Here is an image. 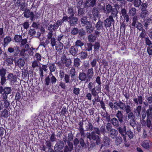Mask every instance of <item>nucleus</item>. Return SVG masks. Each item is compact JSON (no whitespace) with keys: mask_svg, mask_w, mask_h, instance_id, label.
<instances>
[{"mask_svg":"<svg viewBox=\"0 0 152 152\" xmlns=\"http://www.w3.org/2000/svg\"><path fill=\"white\" fill-rule=\"evenodd\" d=\"M93 129L94 131H92L91 133H87V137H91L94 133L99 136L101 135V133L104 135L106 132V129L105 127L104 126H101L100 129L97 127H94Z\"/></svg>","mask_w":152,"mask_h":152,"instance_id":"obj_1","label":"nucleus"},{"mask_svg":"<svg viewBox=\"0 0 152 152\" xmlns=\"http://www.w3.org/2000/svg\"><path fill=\"white\" fill-rule=\"evenodd\" d=\"M57 79L55 77L53 76L52 74L50 73L49 75L45 79V84L48 86L49 85L51 82L53 84H55L56 83Z\"/></svg>","mask_w":152,"mask_h":152,"instance_id":"obj_2","label":"nucleus"},{"mask_svg":"<svg viewBox=\"0 0 152 152\" xmlns=\"http://www.w3.org/2000/svg\"><path fill=\"white\" fill-rule=\"evenodd\" d=\"M64 142L61 140H59L55 145L54 150L55 152H58L60 150H62L64 148Z\"/></svg>","mask_w":152,"mask_h":152,"instance_id":"obj_3","label":"nucleus"},{"mask_svg":"<svg viewBox=\"0 0 152 152\" xmlns=\"http://www.w3.org/2000/svg\"><path fill=\"white\" fill-rule=\"evenodd\" d=\"M7 51L10 53L15 52L13 56H16L20 52L19 47L17 46H15L14 47H9L7 49Z\"/></svg>","mask_w":152,"mask_h":152,"instance_id":"obj_4","label":"nucleus"},{"mask_svg":"<svg viewBox=\"0 0 152 152\" xmlns=\"http://www.w3.org/2000/svg\"><path fill=\"white\" fill-rule=\"evenodd\" d=\"M105 26L106 27H110L112 25H113L115 23L114 20L112 16H109L104 20Z\"/></svg>","mask_w":152,"mask_h":152,"instance_id":"obj_5","label":"nucleus"},{"mask_svg":"<svg viewBox=\"0 0 152 152\" xmlns=\"http://www.w3.org/2000/svg\"><path fill=\"white\" fill-rule=\"evenodd\" d=\"M62 63L65 64L66 66L69 67L71 65L72 60L70 59H67L64 55H62L61 58Z\"/></svg>","mask_w":152,"mask_h":152,"instance_id":"obj_6","label":"nucleus"},{"mask_svg":"<svg viewBox=\"0 0 152 152\" xmlns=\"http://www.w3.org/2000/svg\"><path fill=\"white\" fill-rule=\"evenodd\" d=\"M53 34L52 32H48L47 35V39H50V43L52 47L55 46L56 45V40L55 38L53 37Z\"/></svg>","mask_w":152,"mask_h":152,"instance_id":"obj_7","label":"nucleus"},{"mask_svg":"<svg viewBox=\"0 0 152 152\" xmlns=\"http://www.w3.org/2000/svg\"><path fill=\"white\" fill-rule=\"evenodd\" d=\"M60 26V22H57L53 25L50 24L49 25L48 28V29L50 32H49L52 33L53 31L56 30Z\"/></svg>","mask_w":152,"mask_h":152,"instance_id":"obj_8","label":"nucleus"},{"mask_svg":"<svg viewBox=\"0 0 152 152\" xmlns=\"http://www.w3.org/2000/svg\"><path fill=\"white\" fill-rule=\"evenodd\" d=\"M7 56V55L6 53H3V56L2 58L3 59H6V64L7 66H10L13 64L14 59L13 58L11 57H9L6 58Z\"/></svg>","mask_w":152,"mask_h":152,"instance_id":"obj_9","label":"nucleus"},{"mask_svg":"<svg viewBox=\"0 0 152 152\" xmlns=\"http://www.w3.org/2000/svg\"><path fill=\"white\" fill-rule=\"evenodd\" d=\"M68 22L71 26H74L77 23L78 19L74 16H70L68 17Z\"/></svg>","mask_w":152,"mask_h":152,"instance_id":"obj_10","label":"nucleus"},{"mask_svg":"<svg viewBox=\"0 0 152 152\" xmlns=\"http://www.w3.org/2000/svg\"><path fill=\"white\" fill-rule=\"evenodd\" d=\"M24 11L23 14L24 17L28 18L30 17L31 20L32 21L34 16V12H30V10L28 9H26Z\"/></svg>","mask_w":152,"mask_h":152,"instance_id":"obj_11","label":"nucleus"},{"mask_svg":"<svg viewBox=\"0 0 152 152\" xmlns=\"http://www.w3.org/2000/svg\"><path fill=\"white\" fill-rule=\"evenodd\" d=\"M91 135V137H87L90 140H93L96 141V143L97 145H99L100 143V137L98 135L95 134L94 133Z\"/></svg>","mask_w":152,"mask_h":152,"instance_id":"obj_12","label":"nucleus"},{"mask_svg":"<svg viewBox=\"0 0 152 152\" xmlns=\"http://www.w3.org/2000/svg\"><path fill=\"white\" fill-rule=\"evenodd\" d=\"M96 0H86L85 3V7L86 8L94 7L96 4Z\"/></svg>","mask_w":152,"mask_h":152,"instance_id":"obj_13","label":"nucleus"},{"mask_svg":"<svg viewBox=\"0 0 152 152\" xmlns=\"http://www.w3.org/2000/svg\"><path fill=\"white\" fill-rule=\"evenodd\" d=\"M95 27L98 31L103 30L104 29V23L101 20H99L95 26Z\"/></svg>","mask_w":152,"mask_h":152,"instance_id":"obj_14","label":"nucleus"},{"mask_svg":"<svg viewBox=\"0 0 152 152\" xmlns=\"http://www.w3.org/2000/svg\"><path fill=\"white\" fill-rule=\"evenodd\" d=\"M133 101L136 104L141 105L143 102V97L142 96H138L137 98H133Z\"/></svg>","mask_w":152,"mask_h":152,"instance_id":"obj_15","label":"nucleus"},{"mask_svg":"<svg viewBox=\"0 0 152 152\" xmlns=\"http://www.w3.org/2000/svg\"><path fill=\"white\" fill-rule=\"evenodd\" d=\"M78 50L77 48L74 45L71 47L69 49V52L72 56H75L78 53Z\"/></svg>","mask_w":152,"mask_h":152,"instance_id":"obj_16","label":"nucleus"},{"mask_svg":"<svg viewBox=\"0 0 152 152\" xmlns=\"http://www.w3.org/2000/svg\"><path fill=\"white\" fill-rule=\"evenodd\" d=\"M7 80L10 81L11 83H14L16 81L17 77L15 75L12 73H10L7 76Z\"/></svg>","mask_w":152,"mask_h":152,"instance_id":"obj_17","label":"nucleus"},{"mask_svg":"<svg viewBox=\"0 0 152 152\" xmlns=\"http://www.w3.org/2000/svg\"><path fill=\"white\" fill-rule=\"evenodd\" d=\"M76 72L75 68L72 67L69 71V76L71 77L72 80H74L76 77Z\"/></svg>","mask_w":152,"mask_h":152,"instance_id":"obj_18","label":"nucleus"},{"mask_svg":"<svg viewBox=\"0 0 152 152\" xmlns=\"http://www.w3.org/2000/svg\"><path fill=\"white\" fill-rule=\"evenodd\" d=\"M87 75L83 72H81L79 75L78 78L81 81L86 80V82L89 81V79L87 78Z\"/></svg>","mask_w":152,"mask_h":152,"instance_id":"obj_19","label":"nucleus"},{"mask_svg":"<svg viewBox=\"0 0 152 152\" xmlns=\"http://www.w3.org/2000/svg\"><path fill=\"white\" fill-rule=\"evenodd\" d=\"M55 46L56 49L58 52L60 53L62 51L64 45L61 42H58V43L56 44Z\"/></svg>","mask_w":152,"mask_h":152,"instance_id":"obj_20","label":"nucleus"},{"mask_svg":"<svg viewBox=\"0 0 152 152\" xmlns=\"http://www.w3.org/2000/svg\"><path fill=\"white\" fill-rule=\"evenodd\" d=\"M117 118L118 119L119 122L121 123L123 121L124 115L121 111L120 110H118L116 115Z\"/></svg>","mask_w":152,"mask_h":152,"instance_id":"obj_21","label":"nucleus"},{"mask_svg":"<svg viewBox=\"0 0 152 152\" xmlns=\"http://www.w3.org/2000/svg\"><path fill=\"white\" fill-rule=\"evenodd\" d=\"M145 112L147 115V118H152V104L149 105V108L146 110Z\"/></svg>","mask_w":152,"mask_h":152,"instance_id":"obj_22","label":"nucleus"},{"mask_svg":"<svg viewBox=\"0 0 152 152\" xmlns=\"http://www.w3.org/2000/svg\"><path fill=\"white\" fill-rule=\"evenodd\" d=\"M11 38L10 36H8L6 37L4 39L3 44V45L4 48L6 47L11 42Z\"/></svg>","mask_w":152,"mask_h":152,"instance_id":"obj_23","label":"nucleus"},{"mask_svg":"<svg viewBox=\"0 0 152 152\" xmlns=\"http://www.w3.org/2000/svg\"><path fill=\"white\" fill-rule=\"evenodd\" d=\"M110 136L113 139H114L117 137L118 132L117 130L114 129L110 132Z\"/></svg>","mask_w":152,"mask_h":152,"instance_id":"obj_24","label":"nucleus"},{"mask_svg":"<svg viewBox=\"0 0 152 152\" xmlns=\"http://www.w3.org/2000/svg\"><path fill=\"white\" fill-rule=\"evenodd\" d=\"M94 74V72L93 68H91L88 69L87 72V75L88 77V79H89V81H90V79L92 78L93 77Z\"/></svg>","mask_w":152,"mask_h":152,"instance_id":"obj_25","label":"nucleus"},{"mask_svg":"<svg viewBox=\"0 0 152 152\" xmlns=\"http://www.w3.org/2000/svg\"><path fill=\"white\" fill-rule=\"evenodd\" d=\"M93 45L90 43H87L85 45V48L84 50L88 52H90L91 51L92 49Z\"/></svg>","mask_w":152,"mask_h":152,"instance_id":"obj_26","label":"nucleus"},{"mask_svg":"<svg viewBox=\"0 0 152 152\" xmlns=\"http://www.w3.org/2000/svg\"><path fill=\"white\" fill-rule=\"evenodd\" d=\"M112 124L114 126L118 127L119 126V121L118 119L116 118H113L110 120Z\"/></svg>","mask_w":152,"mask_h":152,"instance_id":"obj_27","label":"nucleus"},{"mask_svg":"<svg viewBox=\"0 0 152 152\" xmlns=\"http://www.w3.org/2000/svg\"><path fill=\"white\" fill-rule=\"evenodd\" d=\"M94 30L92 24L90 23L86 26V31L87 33L88 34H91L92 33Z\"/></svg>","mask_w":152,"mask_h":152,"instance_id":"obj_28","label":"nucleus"},{"mask_svg":"<svg viewBox=\"0 0 152 152\" xmlns=\"http://www.w3.org/2000/svg\"><path fill=\"white\" fill-rule=\"evenodd\" d=\"M117 130L121 134V135L126 134V126H124L123 127H119L117 128Z\"/></svg>","mask_w":152,"mask_h":152,"instance_id":"obj_29","label":"nucleus"},{"mask_svg":"<svg viewBox=\"0 0 152 152\" xmlns=\"http://www.w3.org/2000/svg\"><path fill=\"white\" fill-rule=\"evenodd\" d=\"M142 106L141 105H138L136 108L134 109V112L135 113H137V116H140V113L141 111Z\"/></svg>","mask_w":152,"mask_h":152,"instance_id":"obj_30","label":"nucleus"},{"mask_svg":"<svg viewBox=\"0 0 152 152\" xmlns=\"http://www.w3.org/2000/svg\"><path fill=\"white\" fill-rule=\"evenodd\" d=\"M17 63L18 66L20 68L23 67L25 65V61L22 58H20L17 60Z\"/></svg>","mask_w":152,"mask_h":152,"instance_id":"obj_31","label":"nucleus"},{"mask_svg":"<svg viewBox=\"0 0 152 152\" xmlns=\"http://www.w3.org/2000/svg\"><path fill=\"white\" fill-rule=\"evenodd\" d=\"M141 11L140 15V17L142 19H145L148 15V11L147 10Z\"/></svg>","mask_w":152,"mask_h":152,"instance_id":"obj_32","label":"nucleus"},{"mask_svg":"<svg viewBox=\"0 0 152 152\" xmlns=\"http://www.w3.org/2000/svg\"><path fill=\"white\" fill-rule=\"evenodd\" d=\"M129 13L130 16H134L136 13V9L134 7H132L129 9Z\"/></svg>","mask_w":152,"mask_h":152,"instance_id":"obj_33","label":"nucleus"},{"mask_svg":"<svg viewBox=\"0 0 152 152\" xmlns=\"http://www.w3.org/2000/svg\"><path fill=\"white\" fill-rule=\"evenodd\" d=\"M79 56L82 59H86L87 56L88 55L87 52H86L82 51L78 54Z\"/></svg>","mask_w":152,"mask_h":152,"instance_id":"obj_34","label":"nucleus"},{"mask_svg":"<svg viewBox=\"0 0 152 152\" xmlns=\"http://www.w3.org/2000/svg\"><path fill=\"white\" fill-rule=\"evenodd\" d=\"M81 61L79 58H74L73 66L75 67H78L80 64Z\"/></svg>","mask_w":152,"mask_h":152,"instance_id":"obj_35","label":"nucleus"},{"mask_svg":"<svg viewBox=\"0 0 152 152\" xmlns=\"http://www.w3.org/2000/svg\"><path fill=\"white\" fill-rule=\"evenodd\" d=\"M92 16L98 17L99 15L98 9L95 7L93 8L92 10Z\"/></svg>","mask_w":152,"mask_h":152,"instance_id":"obj_36","label":"nucleus"},{"mask_svg":"<svg viewBox=\"0 0 152 152\" xmlns=\"http://www.w3.org/2000/svg\"><path fill=\"white\" fill-rule=\"evenodd\" d=\"M104 137H103V140L104 145H106L107 146L109 145L110 142L109 138L107 136H105L104 135Z\"/></svg>","mask_w":152,"mask_h":152,"instance_id":"obj_37","label":"nucleus"},{"mask_svg":"<svg viewBox=\"0 0 152 152\" xmlns=\"http://www.w3.org/2000/svg\"><path fill=\"white\" fill-rule=\"evenodd\" d=\"M150 141L149 140H146L143 141L142 143V146L145 148H149V143Z\"/></svg>","mask_w":152,"mask_h":152,"instance_id":"obj_38","label":"nucleus"},{"mask_svg":"<svg viewBox=\"0 0 152 152\" xmlns=\"http://www.w3.org/2000/svg\"><path fill=\"white\" fill-rule=\"evenodd\" d=\"M88 38L89 42H94L96 40V37L94 34H91L88 36Z\"/></svg>","mask_w":152,"mask_h":152,"instance_id":"obj_39","label":"nucleus"},{"mask_svg":"<svg viewBox=\"0 0 152 152\" xmlns=\"http://www.w3.org/2000/svg\"><path fill=\"white\" fill-rule=\"evenodd\" d=\"M84 45V42L80 40L79 39L76 41L75 42V45L77 47H79L80 48H82Z\"/></svg>","mask_w":152,"mask_h":152,"instance_id":"obj_40","label":"nucleus"},{"mask_svg":"<svg viewBox=\"0 0 152 152\" xmlns=\"http://www.w3.org/2000/svg\"><path fill=\"white\" fill-rule=\"evenodd\" d=\"M49 66L50 71V73H52V72H53L55 71L56 68V67L54 63H52L51 64H50Z\"/></svg>","mask_w":152,"mask_h":152,"instance_id":"obj_41","label":"nucleus"},{"mask_svg":"<svg viewBox=\"0 0 152 152\" xmlns=\"http://www.w3.org/2000/svg\"><path fill=\"white\" fill-rule=\"evenodd\" d=\"M94 127L92 124L90 122H88V123L86 126V130L89 131L90 130L92 131L94 129Z\"/></svg>","mask_w":152,"mask_h":152,"instance_id":"obj_42","label":"nucleus"},{"mask_svg":"<svg viewBox=\"0 0 152 152\" xmlns=\"http://www.w3.org/2000/svg\"><path fill=\"white\" fill-rule=\"evenodd\" d=\"M8 112L7 110L4 109L3 111L1 112V116L4 118H7L8 116Z\"/></svg>","mask_w":152,"mask_h":152,"instance_id":"obj_43","label":"nucleus"},{"mask_svg":"<svg viewBox=\"0 0 152 152\" xmlns=\"http://www.w3.org/2000/svg\"><path fill=\"white\" fill-rule=\"evenodd\" d=\"M141 0H134L133 2L134 6L136 7H138L141 5Z\"/></svg>","mask_w":152,"mask_h":152,"instance_id":"obj_44","label":"nucleus"},{"mask_svg":"<svg viewBox=\"0 0 152 152\" xmlns=\"http://www.w3.org/2000/svg\"><path fill=\"white\" fill-rule=\"evenodd\" d=\"M93 46L94 52L95 53L98 52L100 48V45L99 43L98 42H96L94 44Z\"/></svg>","mask_w":152,"mask_h":152,"instance_id":"obj_45","label":"nucleus"},{"mask_svg":"<svg viewBox=\"0 0 152 152\" xmlns=\"http://www.w3.org/2000/svg\"><path fill=\"white\" fill-rule=\"evenodd\" d=\"M80 20L81 23L86 25L91 23L90 22L88 21L87 18L86 17H83L82 18L80 19Z\"/></svg>","mask_w":152,"mask_h":152,"instance_id":"obj_46","label":"nucleus"},{"mask_svg":"<svg viewBox=\"0 0 152 152\" xmlns=\"http://www.w3.org/2000/svg\"><path fill=\"white\" fill-rule=\"evenodd\" d=\"M12 89L11 87H5L3 89L4 93L7 94H10L12 91Z\"/></svg>","mask_w":152,"mask_h":152,"instance_id":"obj_47","label":"nucleus"},{"mask_svg":"<svg viewBox=\"0 0 152 152\" xmlns=\"http://www.w3.org/2000/svg\"><path fill=\"white\" fill-rule=\"evenodd\" d=\"M39 62L37 61H34L32 63V67L34 69L37 67H39L40 66H39Z\"/></svg>","mask_w":152,"mask_h":152,"instance_id":"obj_48","label":"nucleus"},{"mask_svg":"<svg viewBox=\"0 0 152 152\" xmlns=\"http://www.w3.org/2000/svg\"><path fill=\"white\" fill-rule=\"evenodd\" d=\"M14 39L16 42H19L22 39V37L20 35H16L14 37Z\"/></svg>","mask_w":152,"mask_h":152,"instance_id":"obj_49","label":"nucleus"},{"mask_svg":"<svg viewBox=\"0 0 152 152\" xmlns=\"http://www.w3.org/2000/svg\"><path fill=\"white\" fill-rule=\"evenodd\" d=\"M136 27L139 31H141L144 30L143 26L142 23L140 22H137L135 26Z\"/></svg>","mask_w":152,"mask_h":152,"instance_id":"obj_50","label":"nucleus"},{"mask_svg":"<svg viewBox=\"0 0 152 152\" xmlns=\"http://www.w3.org/2000/svg\"><path fill=\"white\" fill-rule=\"evenodd\" d=\"M106 9V13L107 14H109L110 13L113 9L112 8V6L109 4H108L107 5Z\"/></svg>","mask_w":152,"mask_h":152,"instance_id":"obj_51","label":"nucleus"},{"mask_svg":"<svg viewBox=\"0 0 152 152\" xmlns=\"http://www.w3.org/2000/svg\"><path fill=\"white\" fill-rule=\"evenodd\" d=\"M111 12V15L110 16H112L113 17V16L114 17L117 16L118 13V11L116 9L113 8Z\"/></svg>","mask_w":152,"mask_h":152,"instance_id":"obj_52","label":"nucleus"},{"mask_svg":"<svg viewBox=\"0 0 152 152\" xmlns=\"http://www.w3.org/2000/svg\"><path fill=\"white\" fill-rule=\"evenodd\" d=\"M35 57L36 59V60H35V61H37L38 62H40L41 61L42 56L39 53H37L35 54Z\"/></svg>","mask_w":152,"mask_h":152,"instance_id":"obj_53","label":"nucleus"},{"mask_svg":"<svg viewBox=\"0 0 152 152\" xmlns=\"http://www.w3.org/2000/svg\"><path fill=\"white\" fill-rule=\"evenodd\" d=\"M106 126V129L108 131L110 132L114 129L113 128L112 126L110 123H107Z\"/></svg>","mask_w":152,"mask_h":152,"instance_id":"obj_54","label":"nucleus"},{"mask_svg":"<svg viewBox=\"0 0 152 152\" xmlns=\"http://www.w3.org/2000/svg\"><path fill=\"white\" fill-rule=\"evenodd\" d=\"M6 70L3 68L0 69V76L1 77H5L6 74Z\"/></svg>","mask_w":152,"mask_h":152,"instance_id":"obj_55","label":"nucleus"},{"mask_svg":"<svg viewBox=\"0 0 152 152\" xmlns=\"http://www.w3.org/2000/svg\"><path fill=\"white\" fill-rule=\"evenodd\" d=\"M78 33L79 36L81 37L85 36L86 34L85 31L83 28L79 29Z\"/></svg>","mask_w":152,"mask_h":152,"instance_id":"obj_56","label":"nucleus"},{"mask_svg":"<svg viewBox=\"0 0 152 152\" xmlns=\"http://www.w3.org/2000/svg\"><path fill=\"white\" fill-rule=\"evenodd\" d=\"M80 88L74 87L73 88V93L75 95L78 96L80 94Z\"/></svg>","mask_w":152,"mask_h":152,"instance_id":"obj_57","label":"nucleus"},{"mask_svg":"<svg viewBox=\"0 0 152 152\" xmlns=\"http://www.w3.org/2000/svg\"><path fill=\"white\" fill-rule=\"evenodd\" d=\"M148 4L146 3H143L141 4L140 10L141 11H144L147 10L146 9L147 7Z\"/></svg>","mask_w":152,"mask_h":152,"instance_id":"obj_58","label":"nucleus"},{"mask_svg":"<svg viewBox=\"0 0 152 152\" xmlns=\"http://www.w3.org/2000/svg\"><path fill=\"white\" fill-rule=\"evenodd\" d=\"M36 33V32L35 29L34 28L30 29L28 32V34L30 37L34 36Z\"/></svg>","mask_w":152,"mask_h":152,"instance_id":"obj_59","label":"nucleus"},{"mask_svg":"<svg viewBox=\"0 0 152 152\" xmlns=\"http://www.w3.org/2000/svg\"><path fill=\"white\" fill-rule=\"evenodd\" d=\"M126 105L125 103H123L122 102H119V108L122 110H124L125 108Z\"/></svg>","mask_w":152,"mask_h":152,"instance_id":"obj_60","label":"nucleus"},{"mask_svg":"<svg viewBox=\"0 0 152 152\" xmlns=\"http://www.w3.org/2000/svg\"><path fill=\"white\" fill-rule=\"evenodd\" d=\"M145 44L146 45L148 46L152 45V42L148 37L145 38Z\"/></svg>","mask_w":152,"mask_h":152,"instance_id":"obj_61","label":"nucleus"},{"mask_svg":"<svg viewBox=\"0 0 152 152\" xmlns=\"http://www.w3.org/2000/svg\"><path fill=\"white\" fill-rule=\"evenodd\" d=\"M3 101L4 107L6 108H8L10 107V102L7 100Z\"/></svg>","mask_w":152,"mask_h":152,"instance_id":"obj_62","label":"nucleus"},{"mask_svg":"<svg viewBox=\"0 0 152 152\" xmlns=\"http://www.w3.org/2000/svg\"><path fill=\"white\" fill-rule=\"evenodd\" d=\"M56 138L55 137V135L54 133H52L50 136V141L51 142H54L56 141Z\"/></svg>","mask_w":152,"mask_h":152,"instance_id":"obj_63","label":"nucleus"},{"mask_svg":"<svg viewBox=\"0 0 152 152\" xmlns=\"http://www.w3.org/2000/svg\"><path fill=\"white\" fill-rule=\"evenodd\" d=\"M122 138L120 137H117L115 140V143L117 145L120 144L122 142Z\"/></svg>","mask_w":152,"mask_h":152,"instance_id":"obj_64","label":"nucleus"}]
</instances>
